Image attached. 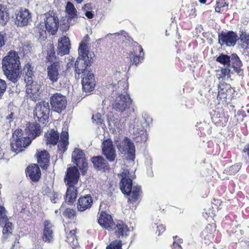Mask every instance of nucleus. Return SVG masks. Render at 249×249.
<instances>
[{"label": "nucleus", "mask_w": 249, "mask_h": 249, "mask_svg": "<svg viewBox=\"0 0 249 249\" xmlns=\"http://www.w3.org/2000/svg\"><path fill=\"white\" fill-rule=\"evenodd\" d=\"M2 68L6 77L13 83L17 82L20 77V62L19 57L15 51H10L2 60Z\"/></svg>", "instance_id": "obj_1"}, {"label": "nucleus", "mask_w": 249, "mask_h": 249, "mask_svg": "<svg viewBox=\"0 0 249 249\" xmlns=\"http://www.w3.org/2000/svg\"><path fill=\"white\" fill-rule=\"evenodd\" d=\"M119 176L121 178L120 186L122 193L129 195V201L132 203L137 202L140 196L141 187L138 185L132 187V173L125 170Z\"/></svg>", "instance_id": "obj_2"}, {"label": "nucleus", "mask_w": 249, "mask_h": 249, "mask_svg": "<svg viewBox=\"0 0 249 249\" xmlns=\"http://www.w3.org/2000/svg\"><path fill=\"white\" fill-rule=\"evenodd\" d=\"M118 89H120L121 94L118 95L112 103L113 108L117 111L124 112L128 109L131 104V100L125 91V89L127 87L124 81L121 80L117 82Z\"/></svg>", "instance_id": "obj_3"}, {"label": "nucleus", "mask_w": 249, "mask_h": 249, "mask_svg": "<svg viewBox=\"0 0 249 249\" xmlns=\"http://www.w3.org/2000/svg\"><path fill=\"white\" fill-rule=\"evenodd\" d=\"M43 20L40 23L36 24L40 33L46 32L47 31L52 35L55 34L58 28V18L53 12L46 13L41 16Z\"/></svg>", "instance_id": "obj_4"}, {"label": "nucleus", "mask_w": 249, "mask_h": 249, "mask_svg": "<svg viewBox=\"0 0 249 249\" xmlns=\"http://www.w3.org/2000/svg\"><path fill=\"white\" fill-rule=\"evenodd\" d=\"M31 140L29 137H23L21 130L16 129L13 133L12 140L11 143L12 150L18 154L24 150V148L29 146Z\"/></svg>", "instance_id": "obj_5"}, {"label": "nucleus", "mask_w": 249, "mask_h": 249, "mask_svg": "<svg viewBox=\"0 0 249 249\" xmlns=\"http://www.w3.org/2000/svg\"><path fill=\"white\" fill-rule=\"evenodd\" d=\"M94 54L92 53H84L82 55L79 53V56L75 63V71L78 74H84L85 70H89L87 67L90 65Z\"/></svg>", "instance_id": "obj_6"}, {"label": "nucleus", "mask_w": 249, "mask_h": 249, "mask_svg": "<svg viewBox=\"0 0 249 249\" xmlns=\"http://www.w3.org/2000/svg\"><path fill=\"white\" fill-rule=\"evenodd\" d=\"M50 106L48 102L42 101L37 103L34 110V114L42 124H44L48 118Z\"/></svg>", "instance_id": "obj_7"}, {"label": "nucleus", "mask_w": 249, "mask_h": 249, "mask_svg": "<svg viewBox=\"0 0 249 249\" xmlns=\"http://www.w3.org/2000/svg\"><path fill=\"white\" fill-rule=\"evenodd\" d=\"M6 211L4 207L1 206V225H2V238L3 240L10 238L12 236L13 225L8 221Z\"/></svg>", "instance_id": "obj_8"}, {"label": "nucleus", "mask_w": 249, "mask_h": 249, "mask_svg": "<svg viewBox=\"0 0 249 249\" xmlns=\"http://www.w3.org/2000/svg\"><path fill=\"white\" fill-rule=\"evenodd\" d=\"M67 103L66 97L59 93L53 94L50 99L53 109L58 113H61L66 108Z\"/></svg>", "instance_id": "obj_9"}, {"label": "nucleus", "mask_w": 249, "mask_h": 249, "mask_svg": "<svg viewBox=\"0 0 249 249\" xmlns=\"http://www.w3.org/2000/svg\"><path fill=\"white\" fill-rule=\"evenodd\" d=\"M72 161L84 173L87 171L88 164L85 160V154L79 148H75L71 155Z\"/></svg>", "instance_id": "obj_10"}, {"label": "nucleus", "mask_w": 249, "mask_h": 249, "mask_svg": "<svg viewBox=\"0 0 249 249\" xmlns=\"http://www.w3.org/2000/svg\"><path fill=\"white\" fill-rule=\"evenodd\" d=\"M117 147L122 154L128 153L131 156H134L135 146L133 143L129 139L124 138L123 140L118 141L115 140Z\"/></svg>", "instance_id": "obj_11"}, {"label": "nucleus", "mask_w": 249, "mask_h": 249, "mask_svg": "<svg viewBox=\"0 0 249 249\" xmlns=\"http://www.w3.org/2000/svg\"><path fill=\"white\" fill-rule=\"evenodd\" d=\"M103 154L109 161H113L116 158V153L112 142L110 139L105 140L102 144Z\"/></svg>", "instance_id": "obj_12"}, {"label": "nucleus", "mask_w": 249, "mask_h": 249, "mask_svg": "<svg viewBox=\"0 0 249 249\" xmlns=\"http://www.w3.org/2000/svg\"><path fill=\"white\" fill-rule=\"evenodd\" d=\"M83 75L82 85L83 90L86 92L92 91L95 86L93 74L89 70H85L84 74H83Z\"/></svg>", "instance_id": "obj_13"}, {"label": "nucleus", "mask_w": 249, "mask_h": 249, "mask_svg": "<svg viewBox=\"0 0 249 249\" xmlns=\"http://www.w3.org/2000/svg\"><path fill=\"white\" fill-rule=\"evenodd\" d=\"M99 214L98 220L100 225L109 231H113L115 222H114L111 215L104 211H101Z\"/></svg>", "instance_id": "obj_14"}, {"label": "nucleus", "mask_w": 249, "mask_h": 249, "mask_svg": "<svg viewBox=\"0 0 249 249\" xmlns=\"http://www.w3.org/2000/svg\"><path fill=\"white\" fill-rule=\"evenodd\" d=\"M79 177L78 170L75 166H73L67 168L64 179L67 185H78Z\"/></svg>", "instance_id": "obj_15"}, {"label": "nucleus", "mask_w": 249, "mask_h": 249, "mask_svg": "<svg viewBox=\"0 0 249 249\" xmlns=\"http://www.w3.org/2000/svg\"><path fill=\"white\" fill-rule=\"evenodd\" d=\"M113 230L115 231L117 236L121 239L119 241L124 242L129 235L130 231L128 226L122 221L115 222Z\"/></svg>", "instance_id": "obj_16"}, {"label": "nucleus", "mask_w": 249, "mask_h": 249, "mask_svg": "<svg viewBox=\"0 0 249 249\" xmlns=\"http://www.w3.org/2000/svg\"><path fill=\"white\" fill-rule=\"evenodd\" d=\"M31 21V15L29 11L22 9L16 13L15 23L18 26H22L28 24Z\"/></svg>", "instance_id": "obj_17"}, {"label": "nucleus", "mask_w": 249, "mask_h": 249, "mask_svg": "<svg viewBox=\"0 0 249 249\" xmlns=\"http://www.w3.org/2000/svg\"><path fill=\"white\" fill-rule=\"evenodd\" d=\"M26 92L28 98L32 100H36L39 94V91L41 85L37 82L33 81L30 82H26Z\"/></svg>", "instance_id": "obj_18"}, {"label": "nucleus", "mask_w": 249, "mask_h": 249, "mask_svg": "<svg viewBox=\"0 0 249 249\" xmlns=\"http://www.w3.org/2000/svg\"><path fill=\"white\" fill-rule=\"evenodd\" d=\"M61 66L59 62H54L47 68L48 76L53 82H56L60 76Z\"/></svg>", "instance_id": "obj_19"}, {"label": "nucleus", "mask_w": 249, "mask_h": 249, "mask_svg": "<svg viewBox=\"0 0 249 249\" xmlns=\"http://www.w3.org/2000/svg\"><path fill=\"white\" fill-rule=\"evenodd\" d=\"M219 42L221 45L224 44L228 46H234L236 42L237 36L232 32L222 34L219 36Z\"/></svg>", "instance_id": "obj_20"}, {"label": "nucleus", "mask_w": 249, "mask_h": 249, "mask_svg": "<svg viewBox=\"0 0 249 249\" xmlns=\"http://www.w3.org/2000/svg\"><path fill=\"white\" fill-rule=\"evenodd\" d=\"M71 43L68 37L63 36L58 39L57 46L58 54L64 55L69 53Z\"/></svg>", "instance_id": "obj_21"}, {"label": "nucleus", "mask_w": 249, "mask_h": 249, "mask_svg": "<svg viewBox=\"0 0 249 249\" xmlns=\"http://www.w3.org/2000/svg\"><path fill=\"white\" fill-rule=\"evenodd\" d=\"M133 49L129 54V57L131 60L133 59V63L137 65L143 60L144 53L142 47L137 44L134 45Z\"/></svg>", "instance_id": "obj_22"}, {"label": "nucleus", "mask_w": 249, "mask_h": 249, "mask_svg": "<svg viewBox=\"0 0 249 249\" xmlns=\"http://www.w3.org/2000/svg\"><path fill=\"white\" fill-rule=\"evenodd\" d=\"M26 175L32 181L36 182L38 181L40 177L41 171L36 164L31 165L27 168Z\"/></svg>", "instance_id": "obj_23"}, {"label": "nucleus", "mask_w": 249, "mask_h": 249, "mask_svg": "<svg viewBox=\"0 0 249 249\" xmlns=\"http://www.w3.org/2000/svg\"><path fill=\"white\" fill-rule=\"evenodd\" d=\"M25 132L28 136L27 137L32 140L40 134V126L36 123H29L25 128Z\"/></svg>", "instance_id": "obj_24"}, {"label": "nucleus", "mask_w": 249, "mask_h": 249, "mask_svg": "<svg viewBox=\"0 0 249 249\" xmlns=\"http://www.w3.org/2000/svg\"><path fill=\"white\" fill-rule=\"evenodd\" d=\"M92 203L93 200L90 195H86L80 197L77 203V209L80 211H84L89 209Z\"/></svg>", "instance_id": "obj_25"}, {"label": "nucleus", "mask_w": 249, "mask_h": 249, "mask_svg": "<svg viewBox=\"0 0 249 249\" xmlns=\"http://www.w3.org/2000/svg\"><path fill=\"white\" fill-rule=\"evenodd\" d=\"M36 156L40 166L43 168H47L50 160L48 153L46 150L39 149L37 150Z\"/></svg>", "instance_id": "obj_26"}, {"label": "nucleus", "mask_w": 249, "mask_h": 249, "mask_svg": "<svg viewBox=\"0 0 249 249\" xmlns=\"http://www.w3.org/2000/svg\"><path fill=\"white\" fill-rule=\"evenodd\" d=\"M66 194V202L70 204H72L77 197L78 194L77 188L78 185H68Z\"/></svg>", "instance_id": "obj_27"}, {"label": "nucleus", "mask_w": 249, "mask_h": 249, "mask_svg": "<svg viewBox=\"0 0 249 249\" xmlns=\"http://www.w3.org/2000/svg\"><path fill=\"white\" fill-rule=\"evenodd\" d=\"M44 228L43 230V240L49 243L53 239V225L49 220H45L44 223Z\"/></svg>", "instance_id": "obj_28"}, {"label": "nucleus", "mask_w": 249, "mask_h": 249, "mask_svg": "<svg viewBox=\"0 0 249 249\" xmlns=\"http://www.w3.org/2000/svg\"><path fill=\"white\" fill-rule=\"evenodd\" d=\"M230 62L231 63V66L229 65L228 68L231 69L233 73H239L242 65L239 58L236 54H232L230 56Z\"/></svg>", "instance_id": "obj_29"}, {"label": "nucleus", "mask_w": 249, "mask_h": 249, "mask_svg": "<svg viewBox=\"0 0 249 249\" xmlns=\"http://www.w3.org/2000/svg\"><path fill=\"white\" fill-rule=\"evenodd\" d=\"M68 139L69 135L68 130L67 128H65V130L62 131L60 140L58 145V149L61 151V152H64L67 150V147L69 144Z\"/></svg>", "instance_id": "obj_30"}, {"label": "nucleus", "mask_w": 249, "mask_h": 249, "mask_svg": "<svg viewBox=\"0 0 249 249\" xmlns=\"http://www.w3.org/2000/svg\"><path fill=\"white\" fill-rule=\"evenodd\" d=\"M45 137L47 144H56L59 140V133L54 129L49 130L45 133Z\"/></svg>", "instance_id": "obj_31"}, {"label": "nucleus", "mask_w": 249, "mask_h": 249, "mask_svg": "<svg viewBox=\"0 0 249 249\" xmlns=\"http://www.w3.org/2000/svg\"><path fill=\"white\" fill-rule=\"evenodd\" d=\"M66 232L67 242L73 249L77 247L79 244L76 236L75 230H71L69 231L66 230Z\"/></svg>", "instance_id": "obj_32"}, {"label": "nucleus", "mask_w": 249, "mask_h": 249, "mask_svg": "<svg viewBox=\"0 0 249 249\" xmlns=\"http://www.w3.org/2000/svg\"><path fill=\"white\" fill-rule=\"evenodd\" d=\"M91 161L95 168L98 170L105 169L107 167V163L101 156L94 157L91 159Z\"/></svg>", "instance_id": "obj_33"}, {"label": "nucleus", "mask_w": 249, "mask_h": 249, "mask_svg": "<svg viewBox=\"0 0 249 249\" xmlns=\"http://www.w3.org/2000/svg\"><path fill=\"white\" fill-rule=\"evenodd\" d=\"M89 37L88 35H86L83 38V40L81 42L79 49H78V53L81 54V55L83 54L84 53H90L89 51L90 48V45L89 43Z\"/></svg>", "instance_id": "obj_34"}, {"label": "nucleus", "mask_w": 249, "mask_h": 249, "mask_svg": "<svg viewBox=\"0 0 249 249\" xmlns=\"http://www.w3.org/2000/svg\"><path fill=\"white\" fill-rule=\"evenodd\" d=\"M219 88L218 97L221 99H227L228 95V93H231L233 91L230 85L227 84L225 85H221Z\"/></svg>", "instance_id": "obj_35"}, {"label": "nucleus", "mask_w": 249, "mask_h": 249, "mask_svg": "<svg viewBox=\"0 0 249 249\" xmlns=\"http://www.w3.org/2000/svg\"><path fill=\"white\" fill-rule=\"evenodd\" d=\"M231 73H233V71L227 68L217 71L216 76L218 79L223 81L230 77Z\"/></svg>", "instance_id": "obj_36"}, {"label": "nucleus", "mask_w": 249, "mask_h": 249, "mask_svg": "<svg viewBox=\"0 0 249 249\" xmlns=\"http://www.w3.org/2000/svg\"><path fill=\"white\" fill-rule=\"evenodd\" d=\"M66 14L70 18L77 17V11L74 5L71 2H68L65 7Z\"/></svg>", "instance_id": "obj_37"}, {"label": "nucleus", "mask_w": 249, "mask_h": 249, "mask_svg": "<svg viewBox=\"0 0 249 249\" xmlns=\"http://www.w3.org/2000/svg\"><path fill=\"white\" fill-rule=\"evenodd\" d=\"M33 67L31 65L27 64L25 65L23 69V73H25V81L30 83L33 80Z\"/></svg>", "instance_id": "obj_38"}, {"label": "nucleus", "mask_w": 249, "mask_h": 249, "mask_svg": "<svg viewBox=\"0 0 249 249\" xmlns=\"http://www.w3.org/2000/svg\"><path fill=\"white\" fill-rule=\"evenodd\" d=\"M214 231V229L212 225H208L205 229L202 231V235L204 238L208 239L209 241L213 239V232Z\"/></svg>", "instance_id": "obj_39"}, {"label": "nucleus", "mask_w": 249, "mask_h": 249, "mask_svg": "<svg viewBox=\"0 0 249 249\" xmlns=\"http://www.w3.org/2000/svg\"><path fill=\"white\" fill-rule=\"evenodd\" d=\"M240 41L242 47L246 49H249V34L246 33H242L240 36Z\"/></svg>", "instance_id": "obj_40"}, {"label": "nucleus", "mask_w": 249, "mask_h": 249, "mask_svg": "<svg viewBox=\"0 0 249 249\" xmlns=\"http://www.w3.org/2000/svg\"><path fill=\"white\" fill-rule=\"evenodd\" d=\"M9 14L7 9L2 10L1 8V24H5L9 19Z\"/></svg>", "instance_id": "obj_41"}, {"label": "nucleus", "mask_w": 249, "mask_h": 249, "mask_svg": "<svg viewBox=\"0 0 249 249\" xmlns=\"http://www.w3.org/2000/svg\"><path fill=\"white\" fill-rule=\"evenodd\" d=\"M216 61L225 65H228L230 63V56L225 54H221L216 58Z\"/></svg>", "instance_id": "obj_42"}, {"label": "nucleus", "mask_w": 249, "mask_h": 249, "mask_svg": "<svg viewBox=\"0 0 249 249\" xmlns=\"http://www.w3.org/2000/svg\"><path fill=\"white\" fill-rule=\"evenodd\" d=\"M122 241H115L112 242L106 249H122Z\"/></svg>", "instance_id": "obj_43"}, {"label": "nucleus", "mask_w": 249, "mask_h": 249, "mask_svg": "<svg viewBox=\"0 0 249 249\" xmlns=\"http://www.w3.org/2000/svg\"><path fill=\"white\" fill-rule=\"evenodd\" d=\"M63 215L69 218L73 219L76 215V212L73 209L68 208L64 212Z\"/></svg>", "instance_id": "obj_44"}, {"label": "nucleus", "mask_w": 249, "mask_h": 249, "mask_svg": "<svg viewBox=\"0 0 249 249\" xmlns=\"http://www.w3.org/2000/svg\"><path fill=\"white\" fill-rule=\"evenodd\" d=\"M49 50L48 51L47 58L49 61H52L53 60V58L54 57L55 53L54 52L53 46L51 44H49Z\"/></svg>", "instance_id": "obj_45"}, {"label": "nucleus", "mask_w": 249, "mask_h": 249, "mask_svg": "<svg viewBox=\"0 0 249 249\" xmlns=\"http://www.w3.org/2000/svg\"><path fill=\"white\" fill-rule=\"evenodd\" d=\"M240 164H236L231 166L229 169V173L230 175L234 174L237 173L240 169Z\"/></svg>", "instance_id": "obj_46"}, {"label": "nucleus", "mask_w": 249, "mask_h": 249, "mask_svg": "<svg viewBox=\"0 0 249 249\" xmlns=\"http://www.w3.org/2000/svg\"><path fill=\"white\" fill-rule=\"evenodd\" d=\"M102 117V114L99 113L93 115L92 118L93 123L96 124L101 123L103 121Z\"/></svg>", "instance_id": "obj_47"}, {"label": "nucleus", "mask_w": 249, "mask_h": 249, "mask_svg": "<svg viewBox=\"0 0 249 249\" xmlns=\"http://www.w3.org/2000/svg\"><path fill=\"white\" fill-rule=\"evenodd\" d=\"M74 58H73L71 56H70L66 59V62L67 63V69L68 70L70 69L72 67H73V63H74Z\"/></svg>", "instance_id": "obj_48"}, {"label": "nucleus", "mask_w": 249, "mask_h": 249, "mask_svg": "<svg viewBox=\"0 0 249 249\" xmlns=\"http://www.w3.org/2000/svg\"><path fill=\"white\" fill-rule=\"evenodd\" d=\"M83 10L85 12H86L88 11H92V8L91 7V4L87 3L85 4L83 7Z\"/></svg>", "instance_id": "obj_49"}, {"label": "nucleus", "mask_w": 249, "mask_h": 249, "mask_svg": "<svg viewBox=\"0 0 249 249\" xmlns=\"http://www.w3.org/2000/svg\"><path fill=\"white\" fill-rule=\"evenodd\" d=\"M216 4L219 5L221 8L228 6V4L225 2V0H218L216 2Z\"/></svg>", "instance_id": "obj_50"}, {"label": "nucleus", "mask_w": 249, "mask_h": 249, "mask_svg": "<svg viewBox=\"0 0 249 249\" xmlns=\"http://www.w3.org/2000/svg\"><path fill=\"white\" fill-rule=\"evenodd\" d=\"M157 231H159V235L163 232L165 230V227L162 224L157 226Z\"/></svg>", "instance_id": "obj_51"}, {"label": "nucleus", "mask_w": 249, "mask_h": 249, "mask_svg": "<svg viewBox=\"0 0 249 249\" xmlns=\"http://www.w3.org/2000/svg\"><path fill=\"white\" fill-rule=\"evenodd\" d=\"M182 242V240H179V243L174 242L172 248L173 249H182L181 246L179 245V243Z\"/></svg>", "instance_id": "obj_52"}, {"label": "nucleus", "mask_w": 249, "mask_h": 249, "mask_svg": "<svg viewBox=\"0 0 249 249\" xmlns=\"http://www.w3.org/2000/svg\"><path fill=\"white\" fill-rule=\"evenodd\" d=\"M85 16L88 18H92L94 17V14L92 12V11H88L85 12Z\"/></svg>", "instance_id": "obj_53"}, {"label": "nucleus", "mask_w": 249, "mask_h": 249, "mask_svg": "<svg viewBox=\"0 0 249 249\" xmlns=\"http://www.w3.org/2000/svg\"><path fill=\"white\" fill-rule=\"evenodd\" d=\"M6 84L5 82L1 79V92L2 90H5L6 89Z\"/></svg>", "instance_id": "obj_54"}, {"label": "nucleus", "mask_w": 249, "mask_h": 249, "mask_svg": "<svg viewBox=\"0 0 249 249\" xmlns=\"http://www.w3.org/2000/svg\"><path fill=\"white\" fill-rule=\"evenodd\" d=\"M221 8L219 5L216 4V6L215 8V11L216 12L220 13L221 12Z\"/></svg>", "instance_id": "obj_55"}, {"label": "nucleus", "mask_w": 249, "mask_h": 249, "mask_svg": "<svg viewBox=\"0 0 249 249\" xmlns=\"http://www.w3.org/2000/svg\"><path fill=\"white\" fill-rule=\"evenodd\" d=\"M13 115H14L13 113H12V112L11 113V114L9 116L6 117L7 119L11 120L13 118Z\"/></svg>", "instance_id": "obj_56"}, {"label": "nucleus", "mask_w": 249, "mask_h": 249, "mask_svg": "<svg viewBox=\"0 0 249 249\" xmlns=\"http://www.w3.org/2000/svg\"><path fill=\"white\" fill-rule=\"evenodd\" d=\"M199 1L201 3L204 4L206 3V0H199Z\"/></svg>", "instance_id": "obj_57"}, {"label": "nucleus", "mask_w": 249, "mask_h": 249, "mask_svg": "<svg viewBox=\"0 0 249 249\" xmlns=\"http://www.w3.org/2000/svg\"><path fill=\"white\" fill-rule=\"evenodd\" d=\"M107 121H108V123L109 125H111V118H109L108 117V118H107Z\"/></svg>", "instance_id": "obj_58"}, {"label": "nucleus", "mask_w": 249, "mask_h": 249, "mask_svg": "<svg viewBox=\"0 0 249 249\" xmlns=\"http://www.w3.org/2000/svg\"><path fill=\"white\" fill-rule=\"evenodd\" d=\"M77 3H81L83 0H74Z\"/></svg>", "instance_id": "obj_59"}, {"label": "nucleus", "mask_w": 249, "mask_h": 249, "mask_svg": "<svg viewBox=\"0 0 249 249\" xmlns=\"http://www.w3.org/2000/svg\"><path fill=\"white\" fill-rule=\"evenodd\" d=\"M116 83H115H115H113V84H112L113 88H115V87L116 86Z\"/></svg>", "instance_id": "obj_60"}, {"label": "nucleus", "mask_w": 249, "mask_h": 249, "mask_svg": "<svg viewBox=\"0 0 249 249\" xmlns=\"http://www.w3.org/2000/svg\"><path fill=\"white\" fill-rule=\"evenodd\" d=\"M2 40H3V37L2 36V35H1V44L0 46H2Z\"/></svg>", "instance_id": "obj_61"}, {"label": "nucleus", "mask_w": 249, "mask_h": 249, "mask_svg": "<svg viewBox=\"0 0 249 249\" xmlns=\"http://www.w3.org/2000/svg\"><path fill=\"white\" fill-rule=\"evenodd\" d=\"M51 200L53 203H55V197H54V198L51 199Z\"/></svg>", "instance_id": "obj_62"}]
</instances>
